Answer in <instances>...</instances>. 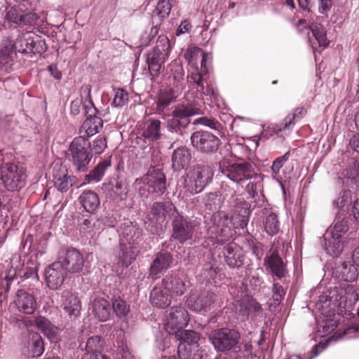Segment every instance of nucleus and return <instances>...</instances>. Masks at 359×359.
I'll list each match as a JSON object with an SVG mask.
<instances>
[{"instance_id": "423d86ee", "label": "nucleus", "mask_w": 359, "mask_h": 359, "mask_svg": "<svg viewBox=\"0 0 359 359\" xmlns=\"http://www.w3.org/2000/svg\"><path fill=\"white\" fill-rule=\"evenodd\" d=\"M1 180L8 191H19L27 182L26 170L18 163L4 162L0 165Z\"/></svg>"}, {"instance_id": "0eeeda50", "label": "nucleus", "mask_w": 359, "mask_h": 359, "mask_svg": "<svg viewBox=\"0 0 359 359\" xmlns=\"http://www.w3.org/2000/svg\"><path fill=\"white\" fill-rule=\"evenodd\" d=\"M213 172L208 165H197L188 171L184 179V188L191 195L199 194L210 184Z\"/></svg>"}, {"instance_id": "37998d69", "label": "nucleus", "mask_w": 359, "mask_h": 359, "mask_svg": "<svg viewBox=\"0 0 359 359\" xmlns=\"http://www.w3.org/2000/svg\"><path fill=\"white\" fill-rule=\"evenodd\" d=\"M343 292L344 291L342 290L341 285L337 287H334L329 290L327 295L321 296L319 302H323V299H325V300L324 303L326 304L327 302H328L329 303L327 305L328 306H344V300L343 299Z\"/></svg>"}, {"instance_id": "a18cd8bd", "label": "nucleus", "mask_w": 359, "mask_h": 359, "mask_svg": "<svg viewBox=\"0 0 359 359\" xmlns=\"http://www.w3.org/2000/svg\"><path fill=\"white\" fill-rule=\"evenodd\" d=\"M349 219L348 218L344 217L341 218L337 217L333 224V226L330 231H327L325 233L330 234V236H334V238L341 239L345 233H346L349 229Z\"/></svg>"}, {"instance_id": "0e129e2a", "label": "nucleus", "mask_w": 359, "mask_h": 359, "mask_svg": "<svg viewBox=\"0 0 359 359\" xmlns=\"http://www.w3.org/2000/svg\"><path fill=\"white\" fill-rule=\"evenodd\" d=\"M346 175L353 181H359V162L353 161L346 169Z\"/></svg>"}, {"instance_id": "a211bd4d", "label": "nucleus", "mask_w": 359, "mask_h": 359, "mask_svg": "<svg viewBox=\"0 0 359 359\" xmlns=\"http://www.w3.org/2000/svg\"><path fill=\"white\" fill-rule=\"evenodd\" d=\"M239 313L244 320L256 323L263 316L262 305L252 297L245 295L239 301Z\"/></svg>"}, {"instance_id": "9d476101", "label": "nucleus", "mask_w": 359, "mask_h": 359, "mask_svg": "<svg viewBox=\"0 0 359 359\" xmlns=\"http://www.w3.org/2000/svg\"><path fill=\"white\" fill-rule=\"evenodd\" d=\"M173 335L180 341L177 346V355L180 359H201V355L197 349L200 336L197 332L182 329Z\"/></svg>"}, {"instance_id": "dca6fc26", "label": "nucleus", "mask_w": 359, "mask_h": 359, "mask_svg": "<svg viewBox=\"0 0 359 359\" xmlns=\"http://www.w3.org/2000/svg\"><path fill=\"white\" fill-rule=\"evenodd\" d=\"M90 87L86 86L82 88L80 97H77L71 102V114L77 116L82 114L84 116L97 113V109L95 107L90 95Z\"/></svg>"}, {"instance_id": "79ce46f5", "label": "nucleus", "mask_w": 359, "mask_h": 359, "mask_svg": "<svg viewBox=\"0 0 359 359\" xmlns=\"http://www.w3.org/2000/svg\"><path fill=\"white\" fill-rule=\"evenodd\" d=\"M173 210L174 206L170 201L156 202L151 208V213L156 217V222H163Z\"/></svg>"}, {"instance_id": "4d7b16f0", "label": "nucleus", "mask_w": 359, "mask_h": 359, "mask_svg": "<svg viewBox=\"0 0 359 359\" xmlns=\"http://www.w3.org/2000/svg\"><path fill=\"white\" fill-rule=\"evenodd\" d=\"M290 156V151L285 153L283 155L276 158L272 163L271 166V175L273 178H276L283 168L284 164L289 160Z\"/></svg>"}, {"instance_id": "1a4fd4ad", "label": "nucleus", "mask_w": 359, "mask_h": 359, "mask_svg": "<svg viewBox=\"0 0 359 359\" xmlns=\"http://www.w3.org/2000/svg\"><path fill=\"white\" fill-rule=\"evenodd\" d=\"M171 46L165 35H160L155 47L147 54V63L151 76L158 75L162 65L168 60Z\"/></svg>"}, {"instance_id": "5701e85b", "label": "nucleus", "mask_w": 359, "mask_h": 359, "mask_svg": "<svg viewBox=\"0 0 359 359\" xmlns=\"http://www.w3.org/2000/svg\"><path fill=\"white\" fill-rule=\"evenodd\" d=\"M172 256L169 252H158L152 261L149 268V277L155 280L165 272L172 263Z\"/></svg>"}, {"instance_id": "052dcab7", "label": "nucleus", "mask_w": 359, "mask_h": 359, "mask_svg": "<svg viewBox=\"0 0 359 359\" xmlns=\"http://www.w3.org/2000/svg\"><path fill=\"white\" fill-rule=\"evenodd\" d=\"M111 186V191L118 195L122 199L127 194V185L124 180L120 179H114L110 182Z\"/></svg>"}, {"instance_id": "13d9d810", "label": "nucleus", "mask_w": 359, "mask_h": 359, "mask_svg": "<svg viewBox=\"0 0 359 359\" xmlns=\"http://www.w3.org/2000/svg\"><path fill=\"white\" fill-rule=\"evenodd\" d=\"M102 346V343L100 337L99 336H93L90 337L86 343L85 346V351L86 353H89L90 354L94 353H101L100 350Z\"/></svg>"}, {"instance_id": "2eb2a0df", "label": "nucleus", "mask_w": 359, "mask_h": 359, "mask_svg": "<svg viewBox=\"0 0 359 359\" xmlns=\"http://www.w3.org/2000/svg\"><path fill=\"white\" fill-rule=\"evenodd\" d=\"M195 224L182 215L175 217L172 222V238L183 244L191 241L195 230Z\"/></svg>"}, {"instance_id": "774afa93", "label": "nucleus", "mask_w": 359, "mask_h": 359, "mask_svg": "<svg viewBox=\"0 0 359 359\" xmlns=\"http://www.w3.org/2000/svg\"><path fill=\"white\" fill-rule=\"evenodd\" d=\"M201 49L196 47L189 48L184 53V58L190 65L196 66V59Z\"/></svg>"}, {"instance_id": "5fc2aeb1", "label": "nucleus", "mask_w": 359, "mask_h": 359, "mask_svg": "<svg viewBox=\"0 0 359 359\" xmlns=\"http://www.w3.org/2000/svg\"><path fill=\"white\" fill-rule=\"evenodd\" d=\"M175 3V0H160L154 11V17L156 15L159 19L168 17Z\"/></svg>"}, {"instance_id": "4be33fe9", "label": "nucleus", "mask_w": 359, "mask_h": 359, "mask_svg": "<svg viewBox=\"0 0 359 359\" xmlns=\"http://www.w3.org/2000/svg\"><path fill=\"white\" fill-rule=\"evenodd\" d=\"M53 182L54 187L60 192H66L75 183V177L69 175L65 166L55 165L53 168Z\"/></svg>"}, {"instance_id": "de8ad7c7", "label": "nucleus", "mask_w": 359, "mask_h": 359, "mask_svg": "<svg viewBox=\"0 0 359 359\" xmlns=\"http://www.w3.org/2000/svg\"><path fill=\"white\" fill-rule=\"evenodd\" d=\"M317 322V330L315 332V337H324L331 334L337 327V320L334 318H326L322 320V325Z\"/></svg>"}, {"instance_id": "aec40b11", "label": "nucleus", "mask_w": 359, "mask_h": 359, "mask_svg": "<svg viewBox=\"0 0 359 359\" xmlns=\"http://www.w3.org/2000/svg\"><path fill=\"white\" fill-rule=\"evenodd\" d=\"M44 276L47 286L50 290H57L63 284L67 273L63 265L56 261L46 268Z\"/></svg>"}, {"instance_id": "6e6d98bb", "label": "nucleus", "mask_w": 359, "mask_h": 359, "mask_svg": "<svg viewBox=\"0 0 359 359\" xmlns=\"http://www.w3.org/2000/svg\"><path fill=\"white\" fill-rule=\"evenodd\" d=\"M342 290L343 299L344 300V307L347 305H352L358 301V294L353 285L349 284L341 285Z\"/></svg>"}, {"instance_id": "e433bc0d", "label": "nucleus", "mask_w": 359, "mask_h": 359, "mask_svg": "<svg viewBox=\"0 0 359 359\" xmlns=\"http://www.w3.org/2000/svg\"><path fill=\"white\" fill-rule=\"evenodd\" d=\"M176 98L173 89L161 90L156 101V114L165 118V110Z\"/></svg>"}, {"instance_id": "c756f323", "label": "nucleus", "mask_w": 359, "mask_h": 359, "mask_svg": "<svg viewBox=\"0 0 359 359\" xmlns=\"http://www.w3.org/2000/svg\"><path fill=\"white\" fill-rule=\"evenodd\" d=\"M62 299L63 309L69 316L76 317L80 314L81 302L72 292L69 290L63 291Z\"/></svg>"}, {"instance_id": "6ab92c4d", "label": "nucleus", "mask_w": 359, "mask_h": 359, "mask_svg": "<svg viewBox=\"0 0 359 359\" xmlns=\"http://www.w3.org/2000/svg\"><path fill=\"white\" fill-rule=\"evenodd\" d=\"M216 294L211 291H204L198 296L191 295L187 300L188 308L196 313H206L210 310L215 301Z\"/></svg>"}, {"instance_id": "ea45409f", "label": "nucleus", "mask_w": 359, "mask_h": 359, "mask_svg": "<svg viewBox=\"0 0 359 359\" xmlns=\"http://www.w3.org/2000/svg\"><path fill=\"white\" fill-rule=\"evenodd\" d=\"M4 18L9 22L18 25H27L29 23V15L24 14L21 9L15 6L6 7Z\"/></svg>"}, {"instance_id": "4c0bfd02", "label": "nucleus", "mask_w": 359, "mask_h": 359, "mask_svg": "<svg viewBox=\"0 0 359 359\" xmlns=\"http://www.w3.org/2000/svg\"><path fill=\"white\" fill-rule=\"evenodd\" d=\"M323 248L327 254L333 257H339L344 247V243L339 238L325 233Z\"/></svg>"}, {"instance_id": "6e6552de", "label": "nucleus", "mask_w": 359, "mask_h": 359, "mask_svg": "<svg viewBox=\"0 0 359 359\" xmlns=\"http://www.w3.org/2000/svg\"><path fill=\"white\" fill-rule=\"evenodd\" d=\"M90 143L83 136L75 137L69 147V159L77 172H86L92 158Z\"/></svg>"}, {"instance_id": "f8f14e48", "label": "nucleus", "mask_w": 359, "mask_h": 359, "mask_svg": "<svg viewBox=\"0 0 359 359\" xmlns=\"http://www.w3.org/2000/svg\"><path fill=\"white\" fill-rule=\"evenodd\" d=\"M193 147L198 152L205 154L215 153L221 144L220 140L208 131L198 130L191 135Z\"/></svg>"}, {"instance_id": "58836bf2", "label": "nucleus", "mask_w": 359, "mask_h": 359, "mask_svg": "<svg viewBox=\"0 0 359 359\" xmlns=\"http://www.w3.org/2000/svg\"><path fill=\"white\" fill-rule=\"evenodd\" d=\"M261 180L250 182L246 186V191L253 199L254 207H262L264 203V195L262 191Z\"/></svg>"}, {"instance_id": "3c124183", "label": "nucleus", "mask_w": 359, "mask_h": 359, "mask_svg": "<svg viewBox=\"0 0 359 359\" xmlns=\"http://www.w3.org/2000/svg\"><path fill=\"white\" fill-rule=\"evenodd\" d=\"M264 227L269 236L276 235L280 231V222L278 215L274 212L269 213L264 219Z\"/></svg>"}, {"instance_id": "bb28decb", "label": "nucleus", "mask_w": 359, "mask_h": 359, "mask_svg": "<svg viewBox=\"0 0 359 359\" xmlns=\"http://www.w3.org/2000/svg\"><path fill=\"white\" fill-rule=\"evenodd\" d=\"M224 256L226 264L231 268H239L243 264V255L241 248L230 243L224 248Z\"/></svg>"}, {"instance_id": "473e14b6", "label": "nucleus", "mask_w": 359, "mask_h": 359, "mask_svg": "<svg viewBox=\"0 0 359 359\" xmlns=\"http://www.w3.org/2000/svg\"><path fill=\"white\" fill-rule=\"evenodd\" d=\"M91 309L93 314L100 321L105 322L109 318L110 304L104 297H95L91 303Z\"/></svg>"}, {"instance_id": "338daca9", "label": "nucleus", "mask_w": 359, "mask_h": 359, "mask_svg": "<svg viewBox=\"0 0 359 359\" xmlns=\"http://www.w3.org/2000/svg\"><path fill=\"white\" fill-rule=\"evenodd\" d=\"M170 71V76H184V71L182 67V62L180 59L173 60L168 66Z\"/></svg>"}, {"instance_id": "393cba45", "label": "nucleus", "mask_w": 359, "mask_h": 359, "mask_svg": "<svg viewBox=\"0 0 359 359\" xmlns=\"http://www.w3.org/2000/svg\"><path fill=\"white\" fill-rule=\"evenodd\" d=\"M15 304L20 312L28 315L34 313L37 308L34 296L23 290H18Z\"/></svg>"}, {"instance_id": "c03bdc74", "label": "nucleus", "mask_w": 359, "mask_h": 359, "mask_svg": "<svg viewBox=\"0 0 359 359\" xmlns=\"http://www.w3.org/2000/svg\"><path fill=\"white\" fill-rule=\"evenodd\" d=\"M35 326L48 339L54 337L57 332V328L46 318L39 316L34 320Z\"/></svg>"}, {"instance_id": "7c9ffc66", "label": "nucleus", "mask_w": 359, "mask_h": 359, "mask_svg": "<svg viewBox=\"0 0 359 359\" xmlns=\"http://www.w3.org/2000/svg\"><path fill=\"white\" fill-rule=\"evenodd\" d=\"M188 82L195 83L197 87V90L201 94L208 97L210 100H217V92H215L212 86L209 85L208 82L203 79L201 73H192L190 77H188Z\"/></svg>"}, {"instance_id": "b1692460", "label": "nucleus", "mask_w": 359, "mask_h": 359, "mask_svg": "<svg viewBox=\"0 0 359 359\" xmlns=\"http://www.w3.org/2000/svg\"><path fill=\"white\" fill-rule=\"evenodd\" d=\"M162 285L173 296H182L187 291L184 280L177 274H168L163 278Z\"/></svg>"}, {"instance_id": "ddd939ff", "label": "nucleus", "mask_w": 359, "mask_h": 359, "mask_svg": "<svg viewBox=\"0 0 359 359\" xmlns=\"http://www.w3.org/2000/svg\"><path fill=\"white\" fill-rule=\"evenodd\" d=\"M119 243L140 248L143 240V231L135 222L126 220L118 231Z\"/></svg>"}, {"instance_id": "f704fd0d", "label": "nucleus", "mask_w": 359, "mask_h": 359, "mask_svg": "<svg viewBox=\"0 0 359 359\" xmlns=\"http://www.w3.org/2000/svg\"><path fill=\"white\" fill-rule=\"evenodd\" d=\"M79 201L89 213H95L100 207V201L98 195L93 191H83L79 197Z\"/></svg>"}, {"instance_id": "49530a36", "label": "nucleus", "mask_w": 359, "mask_h": 359, "mask_svg": "<svg viewBox=\"0 0 359 359\" xmlns=\"http://www.w3.org/2000/svg\"><path fill=\"white\" fill-rule=\"evenodd\" d=\"M308 30L311 31L320 47L325 48L329 45L330 41L327 37V30L322 24L312 23L309 25Z\"/></svg>"}, {"instance_id": "39448f33", "label": "nucleus", "mask_w": 359, "mask_h": 359, "mask_svg": "<svg viewBox=\"0 0 359 359\" xmlns=\"http://www.w3.org/2000/svg\"><path fill=\"white\" fill-rule=\"evenodd\" d=\"M165 184V176L162 169L154 166L146 175L136 179L133 187L142 196L147 197L150 193L159 196L166 191Z\"/></svg>"}, {"instance_id": "20e7f679", "label": "nucleus", "mask_w": 359, "mask_h": 359, "mask_svg": "<svg viewBox=\"0 0 359 359\" xmlns=\"http://www.w3.org/2000/svg\"><path fill=\"white\" fill-rule=\"evenodd\" d=\"M201 113L198 99L187 95L186 101L175 107L172 111V118L167 122L166 127L171 133H182L190 123V118Z\"/></svg>"}, {"instance_id": "c9c22d12", "label": "nucleus", "mask_w": 359, "mask_h": 359, "mask_svg": "<svg viewBox=\"0 0 359 359\" xmlns=\"http://www.w3.org/2000/svg\"><path fill=\"white\" fill-rule=\"evenodd\" d=\"M97 113H92L87 114L86 119L84 121L81 126L80 133H84L88 137L93 136L99 133L100 130L102 128V119L96 116Z\"/></svg>"}, {"instance_id": "7ed1b4c3", "label": "nucleus", "mask_w": 359, "mask_h": 359, "mask_svg": "<svg viewBox=\"0 0 359 359\" xmlns=\"http://www.w3.org/2000/svg\"><path fill=\"white\" fill-rule=\"evenodd\" d=\"M240 339L241 334L238 331L228 327L215 330L209 335V339L216 351L226 352L238 348V351L242 353V357L248 356L252 346L246 344L241 348Z\"/></svg>"}, {"instance_id": "412c9836", "label": "nucleus", "mask_w": 359, "mask_h": 359, "mask_svg": "<svg viewBox=\"0 0 359 359\" xmlns=\"http://www.w3.org/2000/svg\"><path fill=\"white\" fill-rule=\"evenodd\" d=\"M57 262H60L63 265V269L67 273H76L82 270L84 259L79 250L72 248L67 250L65 257H60Z\"/></svg>"}, {"instance_id": "f3484780", "label": "nucleus", "mask_w": 359, "mask_h": 359, "mask_svg": "<svg viewBox=\"0 0 359 359\" xmlns=\"http://www.w3.org/2000/svg\"><path fill=\"white\" fill-rule=\"evenodd\" d=\"M21 351L27 358L40 357L44 352V343L41 335L35 332H29L23 338Z\"/></svg>"}, {"instance_id": "4468645a", "label": "nucleus", "mask_w": 359, "mask_h": 359, "mask_svg": "<svg viewBox=\"0 0 359 359\" xmlns=\"http://www.w3.org/2000/svg\"><path fill=\"white\" fill-rule=\"evenodd\" d=\"M189 321V317L187 310L182 306H172L166 316L164 327L170 335H173L186 327Z\"/></svg>"}, {"instance_id": "680f3d73", "label": "nucleus", "mask_w": 359, "mask_h": 359, "mask_svg": "<svg viewBox=\"0 0 359 359\" xmlns=\"http://www.w3.org/2000/svg\"><path fill=\"white\" fill-rule=\"evenodd\" d=\"M285 290L281 285L274 283L272 289V299L276 306H278L285 296Z\"/></svg>"}, {"instance_id": "a19ab883", "label": "nucleus", "mask_w": 359, "mask_h": 359, "mask_svg": "<svg viewBox=\"0 0 359 359\" xmlns=\"http://www.w3.org/2000/svg\"><path fill=\"white\" fill-rule=\"evenodd\" d=\"M111 166L110 160L105 159L100 162L88 174L85 180L88 184L97 183L102 180L107 169Z\"/></svg>"}, {"instance_id": "9b49d317", "label": "nucleus", "mask_w": 359, "mask_h": 359, "mask_svg": "<svg viewBox=\"0 0 359 359\" xmlns=\"http://www.w3.org/2000/svg\"><path fill=\"white\" fill-rule=\"evenodd\" d=\"M219 171L237 184H241L256 175L253 165L249 162L234 163L226 166L220 164Z\"/></svg>"}, {"instance_id": "e2e57ef3", "label": "nucleus", "mask_w": 359, "mask_h": 359, "mask_svg": "<svg viewBox=\"0 0 359 359\" xmlns=\"http://www.w3.org/2000/svg\"><path fill=\"white\" fill-rule=\"evenodd\" d=\"M107 148V141L104 137H97L90 144L89 149L95 154H102Z\"/></svg>"}, {"instance_id": "f257e3e1", "label": "nucleus", "mask_w": 359, "mask_h": 359, "mask_svg": "<svg viewBox=\"0 0 359 359\" xmlns=\"http://www.w3.org/2000/svg\"><path fill=\"white\" fill-rule=\"evenodd\" d=\"M46 50L45 40L31 32L19 34L14 41L4 38L0 43V69L4 72L10 71L17 53L32 57L41 55Z\"/></svg>"}, {"instance_id": "a878e982", "label": "nucleus", "mask_w": 359, "mask_h": 359, "mask_svg": "<svg viewBox=\"0 0 359 359\" xmlns=\"http://www.w3.org/2000/svg\"><path fill=\"white\" fill-rule=\"evenodd\" d=\"M264 263L271 273L278 278L285 277L287 273L286 266L276 250L270 252L264 259Z\"/></svg>"}, {"instance_id": "603ef678", "label": "nucleus", "mask_w": 359, "mask_h": 359, "mask_svg": "<svg viewBox=\"0 0 359 359\" xmlns=\"http://www.w3.org/2000/svg\"><path fill=\"white\" fill-rule=\"evenodd\" d=\"M111 305L117 318L121 320H126L130 311V305L120 297L113 299Z\"/></svg>"}, {"instance_id": "c85d7f7f", "label": "nucleus", "mask_w": 359, "mask_h": 359, "mask_svg": "<svg viewBox=\"0 0 359 359\" xmlns=\"http://www.w3.org/2000/svg\"><path fill=\"white\" fill-rule=\"evenodd\" d=\"M139 248L119 243V250L117 253V264L123 268L128 267L137 258Z\"/></svg>"}, {"instance_id": "72a5a7b5", "label": "nucleus", "mask_w": 359, "mask_h": 359, "mask_svg": "<svg viewBox=\"0 0 359 359\" xmlns=\"http://www.w3.org/2000/svg\"><path fill=\"white\" fill-rule=\"evenodd\" d=\"M191 158L189 149L185 147H180L174 150L172 156V168L180 171L187 168Z\"/></svg>"}, {"instance_id": "bf43d9fd", "label": "nucleus", "mask_w": 359, "mask_h": 359, "mask_svg": "<svg viewBox=\"0 0 359 359\" xmlns=\"http://www.w3.org/2000/svg\"><path fill=\"white\" fill-rule=\"evenodd\" d=\"M128 101V94L123 88H118L116 90L114 100L111 102L113 107H122Z\"/></svg>"}, {"instance_id": "69168bd1", "label": "nucleus", "mask_w": 359, "mask_h": 359, "mask_svg": "<svg viewBox=\"0 0 359 359\" xmlns=\"http://www.w3.org/2000/svg\"><path fill=\"white\" fill-rule=\"evenodd\" d=\"M334 335H332L331 337L328 338L324 343H319L318 344H316L313 346L312 350L311 351V355L308 358V359H313L316 356H318L320 353H321L323 350H325L332 341H336L337 339H334Z\"/></svg>"}, {"instance_id": "2f4dec72", "label": "nucleus", "mask_w": 359, "mask_h": 359, "mask_svg": "<svg viewBox=\"0 0 359 359\" xmlns=\"http://www.w3.org/2000/svg\"><path fill=\"white\" fill-rule=\"evenodd\" d=\"M142 136L149 142H155L161 139V122L160 120L151 118L144 122Z\"/></svg>"}, {"instance_id": "09e8293b", "label": "nucleus", "mask_w": 359, "mask_h": 359, "mask_svg": "<svg viewBox=\"0 0 359 359\" xmlns=\"http://www.w3.org/2000/svg\"><path fill=\"white\" fill-rule=\"evenodd\" d=\"M224 203V198L219 191L210 192L205 194L204 204L211 211L219 210Z\"/></svg>"}, {"instance_id": "864d4df0", "label": "nucleus", "mask_w": 359, "mask_h": 359, "mask_svg": "<svg viewBox=\"0 0 359 359\" xmlns=\"http://www.w3.org/2000/svg\"><path fill=\"white\" fill-rule=\"evenodd\" d=\"M340 273L342 279L346 282L354 281L358 276V271L356 265L350 262H344L341 264Z\"/></svg>"}, {"instance_id": "f03ea898", "label": "nucleus", "mask_w": 359, "mask_h": 359, "mask_svg": "<svg viewBox=\"0 0 359 359\" xmlns=\"http://www.w3.org/2000/svg\"><path fill=\"white\" fill-rule=\"evenodd\" d=\"M229 203L233 208V213L229 218L226 214L222 216L219 215H213L211 220L215 224L218 220V225H212L208 228V233L210 238L214 240V243L217 245H223L231 237L232 233L230 227H228L229 223H231L234 229H244L247 226L249 222V215L250 214V205L243 198L238 197L236 194H233L230 198Z\"/></svg>"}, {"instance_id": "8fccbe9b", "label": "nucleus", "mask_w": 359, "mask_h": 359, "mask_svg": "<svg viewBox=\"0 0 359 359\" xmlns=\"http://www.w3.org/2000/svg\"><path fill=\"white\" fill-rule=\"evenodd\" d=\"M307 113L306 107L302 106L295 108L292 113L289 114L284 119V129L290 130L295 123L304 118Z\"/></svg>"}, {"instance_id": "cd10ccee", "label": "nucleus", "mask_w": 359, "mask_h": 359, "mask_svg": "<svg viewBox=\"0 0 359 359\" xmlns=\"http://www.w3.org/2000/svg\"><path fill=\"white\" fill-rule=\"evenodd\" d=\"M149 302L158 309H165L171 304V296L162 285H156L150 292Z\"/></svg>"}]
</instances>
